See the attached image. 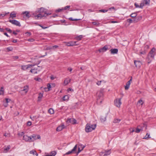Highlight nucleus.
Listing matches in <instances>:
<instances>
[{"instance_id": "obj_1", "label": "nucleus", "mask_w": 156, "mask_h": 156, "mask_svg": "<svg viewBox=\"0 0 156 156\" xmlns=\"http://www.w3.org/2000/svg\"><path fill=\"white\" fill-rule=\"evenodd\" d=\"M103 93L104 89H101L97 92V102L99 104H100L102 102L103 96Z\"/></svg>"}, {"instance_id": "obj_2", "label": "nucleus", "mask_w": 156, "mask_h": 156, "mask_svg": "<svg viewBox=\"0 0 156 156\" xmlns=\"http://www.w3.org/2000/svg\"><path fill=\"white\" fill-rule=\"evenodd\" d=\"M96 126V124L91 125L87 124L85 129L86 132L87 133L91 132L95 129Z\"/></svg>"}, {"instance_id": "obj_3", "label": "nucleus", "mask_w": 156, "mask_h": 156, "mask_svg": "<svg viewBox=\"0 0 156 156\" xmlns=\"http://www.w3.org/2000/svg\"><path fill=\"white\" fill-rule=\"evenodd\" d=\"M122 98H117L114 101L115 105L118 108H120L121 105L122 104Z\"/></svg>"}, {"instance_id": "obj_4", "label": "nucleus", "mask_w": 156, "mask_h": 156, "mask_svg": "<svg viewBox=\"0 0 156 156\" xmlns=\"http://www.w3.org/2000/svg\"><path fill=\"white\" fill-rule=\"evenodd\" d=\"M40 63V62L38 64H36L34 65L28 64L27 65H22L21 66V69L23 70H25L29 68H30L32 66H34L35 65L39 64Z\"/></svg>"}, {"instance_id": "obj_5", "label": "nucleus", "mask_w": 156, "mask_h": 156, "mask_svg": "<svg viewBox=\"0 0 156 156\" xmlns=\"http://www.w3.org/2000/svg\"><path fill=\"white\" fill-rule=\"evenodd\" d=\"M38 12L41 14H45L46 15V16L50 14V13H47L45 11V9L43 8L39 9L38 10Z\"/></svg>"}, {"instance_id": "obj_6", "label": "nucleus", "mask_w": 156, "mask_h": 156, "mask_svg": "<svg viewBox=\"0 0 156 156\" xmlns=\"http://www.w3.org/2000/svg\"><path fill=\"white\" fill-rule=\"evenodd\" d=\"M31 142H33L37 139H40L41 136L39 135L33 134L31 136Z\"/></svg>"}, {"instance_id": "obj_7", "label": "nucleus", "mask_w": 156, "mask_h": 156, "mask_svg": "<svg viewBox=\"0 0 156 156\" xmlns=\"http://www.w3.org/2000/svg\"><path fill=\"white\" fill-rule=\"evenodd\" d=\"M77 42V41H71L68 42H66V45L68 46H72L74 45H78V44H76Z\"/></svg>"}, {"instance_id": "obj_8", "label": "nucleus", "mask_w": 156, "mask_h": 156, "mask_svg": "<svg viewBox=\"0 0 156 156\" xmlns=\"http://www.w3.org/2000/svg\"><path fill=\"white\" fill-rule=\"evenodd\" d=\"M9 22L12 23V24H14V25H16L17 26H18L19 27L21 26V24L18 21L16 20H9Z\"/></svg>"}, {"instance_id": "obj_9", "label": "nucleus", "mask_w": 156, "mask_h": 156, "mask_svg": "<svg viewBox=\"0 0 156 156\" xmlns=\"http://www.w3.org/2000/svg\"><path fill=\"white\" fill-rule=\"evenodd\" d=\"M23 140L26 142H31V136H28L27 135H25L23 136Z\"/></svg>"}, {"instance_id": "obj_10", "label": "nucleus", "mask_w": 156, "mask_h": 156, "mask_svg": "<svg viewBox=\"0 0 156 156\" xmlns=\"http://www.w3.org/2000/svg\"><path fill=\"white\" fill-rule=\"evenodd\" d=\"M66 122L68 123H70L73 124H75L76 123V120L73 118L69 119Z\"/></svg>"}, {"instance_id": "obj_11", "label": "nucleus", "mask_w": 156, "mask_h": 156, "mask_svg": "<svg viewBox=\"0 0 156 156\" xmlns=\"http://www.w3.org/2000/svg\"><path fill=\"white\" fill-rule=\"evenodd\" d=\"M134 64L136 67L139 68L142 65L141 62L138 61H135Z\"/></svg>"}, {"instance_id": "obj_12", "label": "nucleus", "mask_w": 156, "mask_h": 156, "mask_svg": "<svg viewBox=\"0 0 156 156\" xmlns=\"http://www.w3.org/2000/svg\"><path fill=\"white\" fill-rule=\"evenodd\" d=\"M77 147V145H76L71 151H69L68 152H67L65 154L68 155L76 151Z\"/></svg>"}, {"instance_id": "obj_13", "label": "nucleus", "mask_w": 156, "mask_h": 156, "mask_svg": "<svg viewBox=\"0 0 156 156\" xmlns=\"http://www.w3.org/2000/svg\"><path fill=\"white\" fill-rule=\"evenodd\" d=\"M108 46L105 45L103 48H100L98 50L99 52H103L106 51L108 49Z\"/></svg>"}, {"instance_id": "obj_14", "label": "nucleus", "mask_w": 156, "mask_h": 156, "mask_svg": "<svg viewBox=\"0 0 156 156\" xmlns=\"http://www.w3.org/2000/svg\"><path fill=\"white\" fill-rule=\"evenodd\" d=\"M45 16L46 15H45V14H41L40 13H39L38 15L35 16L36 18L37 19H41L43 17Z\"/></svg>"}, {"instance_id": "obj_15", "label": "nucleus", "mask_w": 156, "mask_h": 156, "mask_svg": "<svg viewBox=\"0 0 156 156\" xmlns=\"http://www.w3.org/2000/svg\"><path fill=\"white\" fill-rule=\"evenodd\" d=\"M38 67H40L41 69H42V67L41 66L40 67V66H38L37 68H34L33 69H31L30 70V72L33 73L35 74L37 73L36 70H38Z\"/></svg>"}, {"instance_id": "obj_16", "label": "nucleus", "mask_w": 156, "mask_h": 156, "mask_svg": "<svg viewBox=\"0 0 156 156\" xmlns=\"http://www.w3.org/2000/svg\"><path fill=\"white\" fill-rule=\"evenodd\" d=\"M29 90V87L28 85H26L24 87L23 89V90H20V92L24 91L25 93V94H26Z\"/></svg>"}, {"instance_id": "obj_17", "label": "nucleus", "mask_w": 156, "mask_h": 156, "mask_svg": "<svg viewBox=\"0 0 156 156\" xmlns=\"http://www.w3.org/2000/svg\"><path fill=\"white\" fill-rule=\"evenodd\" d=\"M154 57V53H152L150 52L147 56V59H151V60L153 59Z\"/></svg>"}, {"instance_id": "obj_18", "label": "nucleus", "mask_w": 156, "mask_h": 156, "mask_svg": "<svg viewBox=\"0 0 156 156\" xmlns=\"http://www.w3.org/2000/svg\"><path fill=\"white\" fill-rule=\"evenodd\" d=\"M65 128V126L62 124L61 126H58L56 129L57 131H60L62 130L63 129Z\"/></svg>"}, {"instance_id": "obj_19", "label": "nucleus", "mask_w": 156, "mask_h": 156, "mask_svg": "<svg viewBox=\"0 0 156 156\" xmlns=\"http://www.w3.org/2000/svg\"><path fill=\"white\" fill-rule=\"evenodd\" d=\"M16 13L15 12L13 11L10 14V17L12 18V19L16 17Z\"/></svg>"}, {"instance_id": "obj_20", "label": "nucleus", "mask_w": 156, "mask_h": 156, "mask_svg": "<svg viewBox=\"0 0 156 156\" xmlns=\"http://www.w3.org/2000/svg\"><path fill=\"white\" fill-rule=\"evenodd\" d=\"M110 51L111 54H117L118 52V49H111L110 50Z\"/></svg>"}, {"instance_id": "obj_21", "label": "nucleus", "mask_w": 156, "mask_h": 156, "mask_svg": "<svg viewBox=\"0 0 156 156\" xmlns=\"http://www.w3.org/2000/svg\"><path fill=\"white\" fill-rule=\"evenodd\" d=\"M71 81V79L66 78L64 80V85H67Z\"/></svg>"}, {"instance_id": "obj_22", "label": "nucleus", "mask_w": 156, "mask_h": 156, "mask_svg": "<svg viewBox=\"0 0 156 156\" xmlns=\"http://www.w3.org/2000/svg\"><path fill=\"white\" fill-rule=\"evenodd\" d=\"M57 154V152L55 151H53L50 152V154H47V156H55Z\"/></svg>"}, {"instance_id": "obj_23", "label": "nucleus", "mask_w": 156, "mask_h": 156, "mask_svg": "<svg viewBox=\"0 0 156 156\" xmlns=\"http://www.w3.org/2000/svg\"><path fill=\"white\" fill-rule=\"evenodd\" d=\"M144 5H149L150 2V0H144L143 1Z\"/></svg>"}, {"instance_id": "obj_24", "label": "nucleus", "mask_w": 156, "mask_h": 156, "mask_svg": "<svg viewBox=\"0 0 156 156\" xmlns=\"http://www.w3.org/2000/svg\"><path fill=\"white\" fill-rule=\"evenodd\" d=\"M111 150L105 151L104 156H107L111 154Z\"/></svg>"}, {"instance_id": "obj_25", "label": "nucleus", "mask_w": 156, "mask_h": 156, "mask_svg": "<svg viewBox=\"0 0 156 156\" xmlns=\"http://www.w3.org/2000/svg\"><path fill=\"white\" fill-rule=\"evenodd\" d=\"M144 103V101L142 99H140L138 101L137 105L139 106H140V105H142Z\"/></svg>"}, {"instance_id": "obj_26", "label": "nucleus", "mask_w": 156, "mask_h": 156, "mask_svg": "<svg viewBox=\"0 0 156 156\" xmlns=\"http://www.w3.org/2000/svg\"><path fill=\"white\" fill-rule=\"evenodd\" d=\"M144 127H145V129H147V126L146 125L144 124H142L138 126V127H139L140 128H143V129Z\"/></svg>"}, {"instance_id": "obj_27", "label": "nucleus", "mask_w": 156, "mask_h": 156, "mask_svg": "<svg viewBox=\"0 0 156 156\" xmlns=\"http://www.w3.org/2000/svg\"><path fill=\"white\" fill-rule=\"evenodd\" d=\"M143 130V128H140L139 127H137V128H136L135 132L137 133H139L140 131Z\"/></svg>"}, {"instance_id": "obj_28", "label": "nucleus", "mask_w": 156, "mask_h": 156, "mask_svg": "<svg viewBox=\"0 0 156 156\" xmlns=\"http://www.w3.org/2000/svg\"><path fill=\"white\" fill-rule=\"evenodd\" d=\"M100 120L102 122H105L106 120V117L105 116H101L100 118Z\"/></svg>"}, {"instance_id": "obj_29", "label": "nucleus", "mask_w": 156, "mask_h": 156, "mask_svg": "<svg viewBox=\"0 0 156 156\" xmlns=\"http://www.w3.org/2000/svg\"><path fill=\"white\" fill-rule=\"evenodd\" d=\"M10 148V147L9 145H8L7 147L5 148L4 150V152L5 153H7L8 151L9 150Z\"/></svg>"}, {"instance_id": "obj_30", "label": "nucleus", "mask_w": 156, "mask_h": 156, "mask_svg": "<svg viewBox=\"0 0 156 156\" xmlns=\"http://www.w3.org/2000/svg\"><path fill=\"white\" fill-rule=\"evenodd\" d=\"M101 82H103V83H105V81L104 80H102L100 81H98L96 83V84L100 86L101 85Z\"/></svg>"}, {"instance_id": "obj_31", "label": "nucleus", "mask_w": 156, "mask_h": 156, "mask_svg": "<svg viewBox=\"0 0 156 156\" xmlns=\"http://www.w3.org/2000/svg\"><path fill=\"white\" fill-rule=\"evenodd\" d=\"M92 23L94 25L96 26H99L100 25V23L98 21H95L92 22Z\"/></svg>"}, {"instance_id": "obj_32", "label": "nucleus", "mask_w": 156, "mask_h": 156, "mask_svg": "<svg viewBox=\"0 0 156 156\" xmlns=\"http://www.w3.org/2000/svg\"><path fill=\"white\" fill-rule=\"evenodd\" d=\"M23 14L25 16H27V17H30V16L29 15V12L27 11H25L24 12H23Z\"/></svg>"}, {"instance_id": "obj_33", "label": "nucleus", "mask_w": 156, "mask_h": 156, "mask_svg": "<svg viewBox=\"0 0 156 156\" xmlns=\"http://www.w3.org/2000/svg\"><path fill=\"white\" fill-rule=\"evenodd\" d=\"M121 121L120 119H115L113 121V122L114 123H118Z\"/></svg>"}, {"instance_id": "obj_34", "label": "nucleus", "mask_w": 156, "mask_h": 156, "mask_svg": "<svg viewBox=\"0 0 156 156\" xmlns=\"http://www.w3.org/2000/svg\"><path fill=\"white\" fill-rule=\"evenodd\" d=\"M130 83H129L127 82L126 86L125 87V89L126 90H128L129 87L130 85Z\"/></svg>"}, {"instance_id": "obj_35", "label": "nucleus", "mask_w": 156, "mask_h": 156, "mask_svg": "<svg viewBox=\"0 0 156 156\" xmlns=\"http://www.w3.org/2000/svg\"><path fill=\"white\" fill-rule=\"evenodd\" d=\"M4 88L3 87H2L1 88L0 90V95H3L4 94Z\"/></svg>"}, {"instance_id": "obj_36", "label": "nucleus", "mask_w": 156, "mask_h": 156, "mask_svg": "<svg viewBox=\"0 0 156 156\" xmlns=\"http://www.w3.org/2000/svg\"><path fill=\"white\" fill-rule=\"evenodd\" d=\"M69 99V97L67 95H65L63 97V99L64 101H67Z\"/></svg>"}, {"instance_id": "obj_37", "label": "nucleus", "mask_w": 156, "mask_h": 156, "mask_svg": "<svg viewBox=\"0 0 156 156\" xmlns=\"http://www.w3.org/2000/svg\"><path fill=\"white\" fill-rule=\"evenodd\" d=\"M83 38L82 35H80L79 36L76 37V40L78 41H80L81 39Z\"/></svg>"}, {"instance_id": "obj_38", "label": "nucleus", "mask_w": 156, "mask_h": 156, "mask_svg": "<svg viewBox=\"0 0 156 156\" xmlns=\"http://www.w3.org/2000/svg\"><path fill=\"white\" fill-rule=\"evenodd\" d=\"M43 96V94L41 93H39V96L38 97V101H40L41 100V99L42 98Z\"/></svg>"}, {"instance_id": "obj_39", "label": "nucleus", "mask_w": 156, "mask_h": 156, "mask_svg": "<svg viewBox=\"0 0 156 156\" xmlns=\"http://www.w3.org/2000/svg\"><path fill=\"white\" fill-rule=\"evenodd\" d=\"M78 147L80 148L81 149V150H82L83 148L85 147V146L83 145L82 144H79L78 146Z\"/></svg>"}, {"instance_id": "obj_40", "label": "nucleus", "mask_w": 156, "mask_h": 156, "mask_svg": "<svg viewBox=\"0 0 156 156\" xmlns=\"http://www.w3.org/2000/svg\"><path fill=\"white\" fill-rule=\"evenodd\" d=\"M48 112L51 114H53L54 113V111L52 108H50L48 111Z\"/></svg>"}, {"instance_id": "obj_41", "label": "nucleus", "mask_w": 156, "mask_h": 156, "mask_svg": "<svg viewBox=\"0 0 156 156\" xmlns=\"http://www.w3.org/2000/svg\"><path fill=\"white\" fill-rule=\"evenodd\" d=\"M150 134H148V133H147L145 136L143 138L144 139H148L149 138H150Z\"/></svg>"}, {"instance_id": "obj_42", "label": "nucleus", "mask_w": 156, "mask_h": 156, "mask_svg": "<svg viewBox=\"0 0 156 156\" xmlns=\"http://www.w3.org/2000/svg\"><path fill=\"white\" fill-rule=\"evenodd\" d=\"M137 16V14L136 13H134L131 14L130 16L132 18L135 17Z\"/></svg>"}, {"instance_id": "obj_43", "label": "nucleus", "mask_w": 156, "mask_h": 156, "mask_svg": "<svg viewBox=\"0 0 156 156\" xmlns=\"http://www.w3.org/2000/svg\"><path fill=\"white\" fill-rule=\"evenodd\" d=\"M35 153H36V151L35 150H33L30 151V154L34 155Z\"/></svg>"}, {"instance_id": "obj_44", "label": "nucleus", "mask_w": 156, "mask_h": 156, "mask_svg": "<svg viewBox=\"0 0 156 156\" xmlns=\"http://www.w3.org/2000/svg\"><path fill=\"white\" fill-rule=\"evenodd\" d=\"M52 47V49L55 50V48H58V46L57 45H55Z\"/></svg>"}, {"instance_id": "obj_45", "label": "nucleus", "mask_w": 156, "mask_h": 156, "mask_svg": "<svg viewBox=\"0 0 156 156\" xmlns=\"http://www.w3.org/2000/svg\"><path fill=\"white\" fill-rule=\"evenodd\" d=\"M145 5L143 1H142V2L140 3V8H142Z\"/></svg>"}, {"instance_id": "obj_46", "label": "nucleus", "mask_w": 156, "mask_h": 156, "mask_svg": "<svg viewBox=\"0 0 156 156\" xmlns=\"http://www.w3.org/2000/svg\"><path fill=\"white\" fill-rule=\"evenodd\" d=\"M12 58L14 60L17 59L19 58V56H13L12 57Z\"/></svg>"}, {"instance_id": "obj_47", "label": "nucleus", "mask_w": 156, "mask_h": 156, "mask_svg": "<svg viewBox=\"0 0 156 156\" xmlns=\"http://www.w3.org/2000/svg\"><path fill=\"white\" fill-rule=\"evenodd\" d=\"M108 10H104V9H101L99 11L100 12H107Z\"/></svg>"}, {"instance_id": "obj_48", "label": "nucleus", "mask_w": 156, "mask_h": 156, "mask_svg": "<svg viewBox=\"0 0 156 156\" xmlns=\"http://www.w3.org/2000/svg\"><path fill=\"white\" fill-rule=\"evenodd\" d=\"M47 88L48 89V91H49L50 90V89L51 87V85L50 84L48 83L47 84Z\"/></svg>"}, {"instance_id": "obj_49", "label": "nucleus", "mask_w": 156, "mask_h": 156, "mask_svg": "<svg viewBox=\"0 0 156 156\" xmlns=\"http://www.w3.org/2000/svg\"><path fill=\"white\" fill-rule=\"evenodd\" d=\"M5 102L6 103H7L8 104V103L9 102L11 101V100L10 99L7 98H5Z\"/></svg>"}, {"instance_id": "obj_50", "label": "nucleus", "mask_w": 156, "mask_h": 156, "mask_svg": "<svg viewBox=\"0 0 156 156\" xmlns=\"http://www.w3.org/2000/svg\"><path fill=\"white\" fill-rule=\"evenodd\" d=\"M70 7V6L69 5H68L65 6L64 8H63V10H66L68 9H69Z\"/></svg>"}, {"instance_id": "obj_51", "label": "nucleus", "mask_w": 156, "mask_h": 156, "mask_svg": "<svg viewBox=\"0 0 156 156\" xmlns=\"http://www.w3.org/2000/svg\"><path fill=\"white\" fill-rule=\"evenodd\" d=\"M127 21L129 23H131L133 22V20L130 19H128L127 20Z\"/></svg>"}, {"instance_id": "obj_52", "label": "nucleus", "mask_w": 156, "mask_h": 156, "mask_svg": "<svg viewBox=\"0 0 156 156\" xmlns=\"http://www.w3.org/2000/svg\"><path fill=\"white\" fill-rule=\"evenodd\" d=\"M155 49L154 48H153L150 52L151 53H154V52H155Z\"/></svg>"}, {"instance_id": "obj_53", "label": "nucleus", "mask_w": 156, "mask_h": 156, "mask_svg": "<svg viewBox=\"0 0 156 156\" xmlns=\"http://www.w3.org/2000/svg\"><path fill=\"white\" fill-rule=\"evenodd\" d=\"M130 132L131 133H133L135 131V129L133 128H131L130 129Z\"/></svg>"}, {"instance_id": "obj_54", "label": "nucleus", "mask_w": 156, "mask_h": 156, "mask_svg": "<svg viewBox=\"0 0 156 156\" xmlns=\"http://www.w3.org/2000/svg\"><path fill=\"white\" fill-rule=\"evenodd\" d=\"M5 30L10 33L12 32V30L9 28H5Z\"/></svg>"}, {"instance_id": "obj_55", "label": "nucleus", "mask_w": 156, "mask_h": 156, "mask_svg": "<svg viewBox=\"0 0 156 156\" xmlns=\"http://www.w3.org/2000/svg\"><path fill=\"white\" fill-rule=\"evenodd\" d=\"M51 49H52V46L48 47H47L45 49V50H50Z\"/></svg>"}, {"instance_id": "obj_56", "label": "nucleus", "mask_w": 156, "mask_h": 156, "mask_svg": "<svg viewBox=\"0 0 156 156\" xmlns=\"http://www.w3.org/2000/svg\"><path fill=\"white\" fill-rule=\"evenodd\" d=\"M136 18L137 19V21H138V20H140L141 19H142V17L141 16H138V17H137Z\"/></svg>"}, {"instance_id": "obj_57", "label": "nucleus", "mask_w": 156, "mask_h": 156, "mask_svg": "<svg viewBox=\"0 0 156 156\" xmlns=\"http://www.w3.org/2000/svg\"><path fill=\"white\" fill-rule=\"evenodd\" d=\"M34 79L35 80L38 81H40L41 80V79L40 78H35Z\"/></svg>"}, {"instance_id": "obj_58", "label": "nucleus", "mask_w": 156, "mask_h": 156, "mask_svg": "<svg viewBox=\"0 0 156 156\" xmlns=\"http://www.w3.org/2000/svg\"><path fill=\"white\" fill-rule=\"evenodd\" d=\"M3 105L5 107H6L8 105V104L5 102H4Z\"/></svg>"}, {"instance_id": "obj_59", "label": "nucleus", "mask_w": 156, "mask_h": 156, "mask_svg": "<svg viewBox=\"0 0 156 156\" xmlns=\"http://www.w3.org/2000/svg\"><path fill=\"white\" fill-rule=\"evenodd\" d=\"M31 125V122L30 121H28L27 122V125L30 126Z\"/></svg>"}, {"instance_id": "obj_60", "label": "nucleus", "mask_w": 156, "mask_h": 156, "mask_svg": "<svg viewBox=\"0 0 156 156\" xmlns=\"http://www.w3.org/2000/svg\"><path fill=\"white\" fill-rule=\"evenodd\" d=\"M28 41L30 42H33L34 41V40L33 38H30L28 39Z\"/></svg>"}, {"instance_id": "obj_61", "label": "nucleus", "mask_w": 156, "mask_h": 156, "mask_svg": "<svg viewBox=\"0 0 156 156\" xmlns=\"http://www.w3.org/2000/svg\"><path fill=\"white\" fill-rule=\"evenodd\" d=\"M63 10V8H62V9H57L56 10V11L58 12H61Z\"/></svg>"}, {"instance_id": "obj_62", "label": "nucleus", "mask_w": 156, "mask_h": 156, "mask_svg": "<svg viewBox=\"0 0 156 156\" xmlns=\"http://www.w3.org/2000/svg\"><path fill=\"white\" fill-rule=\"evenodd\" d=\"M24 134V133L23 132H21L20 133H19L18 134V135H19V136H23V135Z\"/></svg>"}, {"instance_id": "obj_63", "label": "nucleus", "mask_w": 156, "mask_h": 156, "mask_svg": "<svg viewBox=\"0 0 156 156\" xmlns=\"http://www.w3.org/2000/svg\"><path fill=\"white\" fill-rule=\"evenodd\" d=\"M39 25V26H40L41 27H42L43 29H45L46 28H48V27H43V26L40 25Z\"/></svg>"}, {"instance_id": "obj_64", "label": "nucleus", "mask_w": 156, "mask_h": 156, "mask_svg": "<svg viewBox=\"0 0 156 156\" xmlns=\"http://www.w3.org/2000/svg\"><path fill=\"white\" fill-rule=\"evenodd\" d=\"M134 5L136 8H140V6L137 5L136 3L134 4Z\"/></svg>"}]
</instances>
